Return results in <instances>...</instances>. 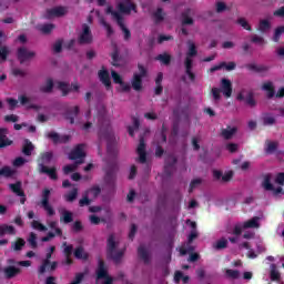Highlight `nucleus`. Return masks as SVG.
Returning <instances> with one entry per match:
<instances>
[{
	"label": "nucleus",
	"instance_id": "0e129e2a",
	"mask_svg": "<svg viewBox=\"0 0 284 284\" xmlns=\"http://www.w3.org/2000/svg\"><path fill=\"white\" fill-rule=\"evenodd\" d=\"M168 203V195L165 193L158 195V207H165Z\"/></svg>",
	"mask_w": 284,
	"mask_h": 284
},
{
	"label": "nucleus",
	"instance_id": "4d7b16f0",
	"mask_svg": "<svg viewBox=\"0 0 284 284\" xmlns=\"http://www.w3.org/2000/svg\"><path fill=\"white\" fill-rule=\"evenodd\" d=\"M141 125V122L139 121L138 118H133V125L132 126H128V132L131 136H134V130H139Z\"/></svg>",
	"mask_w": 284,
	"mask_h": 284
},
{
	"label": "nucleus",
	"instance_id": "f704fd0d",
	"mask_svg": "<svg viewBox=\"0 0 284 284\" xmlns=\"http://www.w3.org/2000/svg\"><path fill=\"white\" fill-rule=\"evenodd\" d=\"M262 90H264V92H267V99H274V95L276 94V91L274 90V83L270 81L263 83Z\"/></svg>",
	"mask_w": 284,
	"mask_h": 284
},
{
	"label": "nucleus",
	"instance_id": "2eb2a0df",
	"mask_svg": "<svg viewBox=\"0 0 284 284\" xmlns=\"http://www.w3.org/2000/svg\"><path fill=\"white\" fill-rule=\"evenodd\" d=\"M68 14L67 7H54L47 10V19H52L53 17H65Z\"/></svg>",
	"mask_w": 284,
	"mask_h": 284
},
{
	"label": "nucleus",
	"instance_id": "9d476101",
	"mask_svg": "<svg viewBox=\"0 0 284 284\" xmlns=\"http://www.w3.org/2000/svg\"><path fill=\"white\" fill-rule=\"evenodd\" d=\"M79 112H81L79 105L67 108L63 118L65 121H69L71 125H74V120L79 116Z\"/></svg>",
	"mask_w": 284,
	"mask_h": 284
},
{
	"label": "nucleus",
	"instance_id": "39448f33",
	"mask_svg": "<svg viewBox=\"0 0 284 284\" xmlns=\"http://www.w3.org/2000/svg\"><path fill=\"white\" fill-rule=\"evenodd\" d=\"M50 196H51L50 189H44L42 191L41 201L40 203H38V205H40V207H42L44 212H47L48 216H54L55 212H54V207H52V205L50 204Z\"/></svg>",
	"mask_w": 284,
	"mask_h": 284
},
{
	"label": "nucleus",
	"instance_id": "1a4fd4ad",
	"mask_svg": "<svg viewBox=\"0 0 284 284\" xmlns=\"http://www.w3.org/2000/svg\"><path fill=\"white\" fill-rule=\"evenodd\" d=\"M18 60L21 64L26 63V61H30V59H34L37 53L34 51L28 50L26 47H20L17 52Z\"/></svg>",
	"mask_w": 284,
	"mask_h": 284
},
{
	"label": "nucleus",
	"instance_id": "dca6fc26",
	"mask_svg": "<svg viewBox=\"0 0 284 284\" xmlns=\"http://www.w3.org/2000/svg\"><path fill=\"white\" fill-rule=\"evenodd\" d=\"M136 153L139 154L140 163H148V153L145 152V139L140 138V143L138 145Z\"/></svg>",
	"mask_w": 284,
	"mask_h": 284
},
{
	"label": "nucleus",
	"instance_id": "603ef678",
	"mask_svg": "<svg viewBox=\"0 0 284 284\" xmlns=\"http://www.w3.org/2000/svg\"><path fill=\"white\" fill-rule=\"evenodd\" d=\"M227 239L222 237L213 244V248H215L216 251L225 250L227 247Z\"/></svg>",
	"mask_w": 284,
	"mask_h": 284
},
{
	"label": "nucleus",
	"instance_id": "c03bdc74",
	"mask_svg": "<svg viewBox=\"0 0 284 284\" xmlns=\"http://www.w3.org/2000/svg\"><path fill=\"white\" fill-rule=\"evenodd\" d=\"M9 189L13 192V194H17V196H26V192L21 189V182H16L13 184H9Z\"/></svg>",
	"mask_w": 284,
	"mask_h": 284
},
{
	"label": "nucleus",
	"instance_id": "a19ab883",
	"mask_svg": "<svg viewBox=\"0 0 284 284\" xmlns=\"http://www.w3.org/2000/svg\"><path fill=\"white\" fill-rule=\"evenodd\" d=\"M105 14H111L112 19H114V21H116V23H119L123 19V16H121V13L119 11H114V8L112 6H109L106 8Z\"/></svg>",
	"mask_w": 284,
	"mask_h": 284
},
{
	"label": "nucleus",
	"instance_id": "f3484780",
	"mask_svg": "<svg viewBox=\"0 0 284 284\" xmlns=\"http://www.w3.org/2000/svg\"><path fill=\"white\" fill-rule=\"evenodd\" d=\"M89 219L92 225H99V223H106L108 221H112V211H110V209H106L105 216L102 219L97 215H90Z\"/></svg>",
	"mask_w": 284,
	"mask_h": 284
},
{
	"label": "nucleus",
	"instance_id": "37998d69",
	"mask_svg": "<svg viewBox=\"0 0 284 284\" xmlns=\"http://www.w3.org/2000/svg\"><path fill=\"white\" fill-rule=\"evenodd\" d=\"M79 196V189L73 187L69 193L64 194V200L67 203H74Z\"/></svg>",
	"mask_w": 284,
	"mask_h": 284
},
{
	"label": "nucleus",
	"instance_id": "c85d7f7f",
	"mask_svg": "<svg viewBox=\"0 0 284 284\" xmlns=\"http://www.w3.org/2000/svg\"><path fill=\"white\" fill-rule=\"evenodd\" d=\"M138 255L141 261H143L144 265H150V253L148 252V248H145L144 245H140L138 247Z\"/></svg>",
	"mask_w": 284,
	"mask_h": 284
},
{
	"label": "nucleus",
	"instance_id": "e2e57ef3",
	"mask_svg": "<svg viewBox=\"0 0 284 284\" xmlns=\"http://www.w3.org/2000/svg\"><path fill=\"white\" fill-rule=\"evenodd\" d=\"M12 174H14V171H12L10 166H3L2 169H0V176H6L7 179H9V176H12Z\"/></svg>",
	"mask_w": 284,
	"mask_h": 284
},
{
	"label": "nucleus",
	"instance_id": "473e14b6",
	"mask_svg": "<svg viewBox=\"0 0 284 284\" xmlns=\"http://www.w3.org/2000/svg\"><path fill=\"white\" fill-rule=\"evenodd\" d=\"M6 234H9L10 236L17 235V229L8 224L0 225V236H6Z\"/></svg>",
	"mask_w": 284,
	"mask_h": 284
},
{
	"label": "nucleus",
	"instance_id": "7c9ffc66",
	"mask_svg": "<svg viewBox=\"0 0 284 284\" xmlns=\"http://www.w3.org/2000/svg\"><path fill=\"white\" fill-rule=\"evenodd\" d=\"M152 18H153L155 26H159V23H163V21H165V12H163V8H158L152 13Z\"/></svg>",
	"mask_w": 284,
	"mask_h": 284
},
{
	"label": "nucleus",
	"instance_id": "5fc2aeb1",
	"mask_svg": "<svg viewBox=\"0 0 284 284\" xmlns=\"http://www.w3.org/2000/svg\"><path fill=\"white\" fill-rule=\"evenodd\" d=\"M31 227L38 230L39 232H48V226L43 225L41 222L33 220L31 222Z\"/></svg>",
	"mask_w": 284,
	"mask_h": 284
},
{
	"label": "nucleus",
	"instance_id": "052dcab7",
	"mask_svg": "<svg viewBox=\"0 0 284 284\" xmlns=\"http://www.w3.org/2000/svg\"><path fill=\"white\" fill-rule=\"evenodd\" d=\"M92 204V200L88 196L87 193L83 194L82 199L79 201V206L80 207H85L88 205Z\"/></svg>",
	"mask_w": 284,
	"mask_h": 284
},
{
	"label": "nucleus",
	"instance_id": "09e8293b",
	"mask_svg": "<svg viewBox=\"0 0 284 284\" xmlns=\"http://www.w3.org/2000/svg\"><path fill=\"white\" fill-rule=\"evenodd\" d=\"M79 165H83L82 160L75 161L73 164H68L63 168L64 174H70L71 172H74Z\"/></svg>",
	"mask_w": 284,
	"mask_h": 284
},
{
	"label": "nucleus",
	"instance_id": "a878e982",
	"mask_svg": "<svg viewBox=\"0 0 284 284\" xmlns=\"http://www.w3.org/2000/svg\"><path fill=\"white\" fill-rule=\"evenodd\" d=\"M4 278H14V276H19L21 274V270L17 266H6L3 268Z\"/></svg>",
	"mask_w": 284,
	"mask_h": 284
},
{
	"label": "nucleus",
	"instance_id": "4be33fe9",
	"mask_svg": "<svg viewBox=\"0 0 284 284\" xmlns=\"http://www.w3.org/2000/svg\"><path fill=\"white\" fill-rule=\"evenodd\" d=\"M99 79L105 85L106 90H112V81L110 80V72L108 70L99 71Z\"/></svg>",
	"mask_w": 284,
	"mask_h": 284
},
{
	"label": "nucleus",
	"instance_id": "338daca9",
	"mask_svg": "<svg viewBox=\"0 0 284 284\" xmlns=\"http://www.w3.org/2000/svg\"><path fill=\"white\" fill-rule=\"evenodd\" d=\"M276 123V119L272 115H264L263 116V124L264 125H274Z\"/></svg>",
	"mask_w": 284,
	"mask_h": 284
},
{
	"label": "nucleus",
	"instance_id": "58836bf2",
	"mask_svg": "<svg viewBox=\"0 0 284 284\" xmlns=\"http://www.w3.org/2000/svg\"><path fill=\"white\" fill-rule=\"evenodd\" d=\"M270 278L273 282H281V272L276 268V264H271Z\"/></svg>",
	"mask_w": 284,
	"mask_h": 284
},
{
	"label": "nucleus",
	"instance_id": "de8ad7c7",
	"mask_svg": "<svg viewBox=\"0 0 284 284\" xmlns=\"http://www.w3.org/2000/svg\"><path fill=\"white\" fill-rule=\"evenodd\" d=\"M84 193L88 194V197L92 200L98 199L99 194H101L100 186H92L91 189L87 190Z\"/></svg>",
	"mask_w": 284,
	"mask_h": 284
},
{
	"label": "nucleus",
	"instance_id": "f03ea898",
	"mask_svg": "<svg viewBox=\"0 0 284 284\" xmlns=\"http://www.w3.org/2000/svg\"><path fill=\"white\" fill-rule=\"evenodd\" d=\"M98 136L100 141H106V152L114 156L116 154V138H114V132H112L110 124H108L106 129L101 126Z\"/></svg>",
	"mask_w": 284,
	"mask_h": 284
},
{
	"label": "nucleus",
	"instance_id": "f257e3e1",
	"mask_svg": "<svg viewBox=\"0 0 284 284\" xmlns=\"http://www.w3.org/2000/svg\"><path fill=\"white\" fill-rule=\"evenodd\" d=\"M187 52L184 59V70H185V74H187L190 81H192V83H194L196 81V74L194 72H192L193 68H194V60L193 58L196 57V54H199V50H196V44L192 41H187Z\"/></svg>",
	"mask_w": 284,
	"mask_h": 284
},
{
	"label": "nucleus",
	"instance_id": "c9c22d12",
	"mask_svg": "<svg viewBox=\"0 0 284 284\" xmlns=\"http://www.w3.org/2000/svg\"><path fill=\"white\" fill-rule=\"evenodd\" d=\"M52 90H54V80L52 78L47 79L45 85L40 87V92H43L44 94L52 93Z\"/></svg>",
	"mask_w": 284,
	"mask_h": 284
},
{
	"label": "nucleus",
	"instance_id": "bb28decb",
	"mask_svg": "<svg viewBox=\"0 0 284 284\" xmlns=\"http://www.w3.org/2000/svg\"><path fill=\"white\" fill-rule=\"evenodd\" d=\"M192 9H186L181 13V26H194V19L190 17Z\"/></svg>",
	"mask_w": 284,
	"mask_h": 284
},
{
	"label": "nucleus",
	"instance_id": "aec40b11",
	"mask_svg": "<svg viewBox=\"0 0 284 284\" xmlns=\"http://www.w3.org/2000/svg\"><path fill=\"white\" fill-rule=\"evenodd\" d=\"M108 266H105V261L99 258L98 261V270H97V278L101 281L102 278H108Z\"/></svg>",
	"mask_w": 284,
	"mask_h": 284
},
{
	"label": "nucleus",
	"instance_id": "393cba45",
	"mask_svg": "<svg viewBox=\"0 0 284 284\" xmlns=\"http://www.w3.org/2000/svg\"><path fill=\"white\" fill-rule=\"evenodd\" d=\"M239 132V129L236 126H230L227 125L226 129H221V136L225 139V141H230L234 139V134Z\"/></svg>",
	"mask_w": 284,
	"mask_h": 284
},
{
	"label": "nucleus",
	"instance_id": "cd10ccee",
	"mask_svg": "<svg viewBox=\"0 0 284 284\" xmlns=\"http://www.w3.org/2000/svg\"><path fill=\"white\" fill-rule=\"evenodd\" d=\"M73 256L78 258V261H88V258H90V253L85 252V248L80 245L74 248Z\"/></svg>",
	"mask_w": 284,
	"mask_h": 284
},
{
	"label": "nucleus",
	"instance_id": "9b49d317",
	"mask_svg": "<svg viewBox=\"0 0 284 284\" xmlns=\"http://www.w3.org/2000/svg\"><path fill=\"white\" fill-rule=\"evenodd\" d=\"M47 139H50L52 141L53 145H59V143H69L70 142V135H61L54 131L47 133Z\"/></svg>",
	"mask_w": 284,
	"mask_h": 284
},
{
	"label": "nucleus",
	"instance_id": "2f4dec72",
	"mask_svg": "<svg viewBox=\"0 0 284 284\" xmlns=\"http://www.w3.org/2000/svg\"><path fill=\"white\" fill-rule=\"evenodd\" d=\"M60 221L61 223H64L65 225H68L69 223H72V221H74V215L72 212L63 209L62 211H60Z\"/></svg>",
	"mask_w": 284,
	"mask_h": 284
},
{
	"label": "nucleus",
	"instance_id": "20e7f679",
	"mask_svg": "<svg viewBox=\"0 0 284 284\" xmlns=\"http://www.w3.org/2000/svg\"><path fill=\"white\" fill-rule=\"evenodd\" d=\"M94 42V36L92 34V29L88 23L82 24V31L78 36L79 45H90Z\"/></svg>",
	"mask_w": 284,
	"mask_h": 284
},
{
	"label": "nucleus",
	"instance_id": "7ed1b4c3",
	"mask_svg": "<svg viewBox=\"0 0 284 284\" xmlns=\"http://www.w3.org/2000/svg\"><path fill=\"white\" fill-rule=\"evenodd\" d=\"M124 254L125 251L123 250L116 251V241H114V234H110L106 240V258H110L113 261V263H115V265H119Z\"/></svg>",
	"mask_w": 284,
	"mask_h": 284
},
{
	"label": "nucleus",
	"instance_id": "774afa93",
	"mask_svg": "<svg viewBox=\"0 0 284 284\" xmlns=\"http://www.w3.org/2000/svg\"><path fill=\"white\" fill-rule=\"evenodd\" d=\"M275 183H277V185H284V172H280L276 174Z\"/></svg>",
	"mask_w": 284,
	"mask_h": 284
},
{
	"label": "nucleus",
	"instance_id": "4c0bfd02",
	"mask_svg": "<svg viewBox=\"0 0 284 284\" xmlns=\"http://www.w3.org/2000/svg\"><path fill=\"white\" fill-rule=\"evenodd\" d=\"M39 174H48L51 181H57L59 179V175L57 174V168H44V170L39 171Z\"/></svg>",
	"mask_w": 284,
	"mask_h": 284
},
{
	"label": "nucleus",
	"instance_id": "a211bd4d",
	"mask_svg": "<svg viewBox=\"0 0 284 284\" xmlns=\"http://www.w3.org/2000/svg\"><path fill=\"white\" fill-rule=\"evenodd\" d=\"M57 250V246L49 247V251L47 252L45 260H43L42 264L39 267V274H45V270L50 265V258H52V254H54V251Z\"/></svg>",
	"mask_w": 284,
	"mask_h": 284
},
{
	"label": "nucleus",
	"instance_id": "423d86ee",
	"mask_svg": "<svg viewBox=\"0 0 284 284\" xmlns=\"http://www.w3.org/2000/svg\"><path fill=\"white\" fill-rule=\"evenodd\" d=\"M53 159H54V153L52 151H47V152L40 153V155L37 159L38 172H41L42 170H44V168H48V165H50V163H52Z\"/></svg>",
	"mask_w": 284,
	"mask_h": 284
},
{
	"label": "nucleus",
	"instance_id": "6ab92c4d",
	"mask_svg": "<svg viewBox=\"0 0 284 284\" xmlns=\"http://www.w3.org/2000/svg\"><path fill=\"white\" fill-rule=\"evenodd\" d=\"M63 254H64V263L65 265H72V263H74V261L72 260V252L74 251V246L72 244L68 245V242L63 243Z\"/></svg>",
	"mask_w": 284,
	"mask_h": 284
},
{
	"label": "nucleus",
	"instance_id": "6e6d98bb",
	"mask_svg": "<svg viewBox=\"0 0 284 284\" xmlns=\"http://www.w3.org/2000/svg\"><path fill=\"white\" fill-rule=\"evenodd\" d=\"M156 61H161V63H163L164 65H170L171 61H172V55L164 53V54H159L156 57Z\"/></svg>",
	"mask_w": 284,
	"mask_h": 284
},
{
	"label": "nucleus",
	"instance_id": "a18cd8bd",
	"mask_svg": "<svg viewBox=\"0 0 284 284\" xmlns=\"http://www.w3.org/2000/svg\"><path fill=\"white\" fill-rule=\"evenodd\" d=\"M118 26L124 34V41H130V39H132V32H130V29L125 27L123 19L118 22Z\"/></svg>",
	"mask_w": 284,
	"mask_h": 284
},
{
	"label": "nucleus",
	"instance_id": "b1692460",
	"mask_svg": "<svg viewBox=\"0 0 284 284\" xmlns=\"http://www.w3.org/2000/svg\"><path fill=\"white\" fill-rule=\"evenodd\" d=\"M246 70H251V72H257V74H263L265 72H270V67L263 64L250 63L245 65Z\"/></svg>",
	"mask_w": 284,
	"mask_h": 284
},
{
	"label": "nucleus",
	"instance_id": "864d4df0",
	"mask_svg": "<svg viewBox=\"0 0 284 284\" xmlns=\"http://www.w3.org/2000/svg\"><path fill=\"white\" fill-rule=\"evenodd\" d=\"M27 241L32 250H37V247H39V244L37 243V233L31 232Z\"/></svg>",
	"mask_w": 284,
	"mask_h": 284
},
{
	"label": "nucleus",
	"instance_id": "ea45409f",
	"mask_svg": "<svg viewBox=\"0 0 284 284\" xmlns=\"http://www.w3.org/2000/svg\"><path fill=\"white\" fill-rule=\"evenodd\" d=\"M265 154H274L278 150V142L266 140Z\"/></svg>",
	"mask_w": 284,
	"mask_h": 284
},
{
	"label": "nucleus",
	"instance_id": "412c9836",
	"mask_svg": "<svg viewBox=\"0 0 284 284\" xmlns=\"http://www.w3.org/2000/svg\"><path fill=\"white\" fill-rule=\"evenodd\" d=\"M220 90L226 99H230V97H232V81L223 78L221 80V89Z\"/></svg>",
	"mask_w": 284,
	"mask_h": 284
},
{
	"label": "nucleus",
	"instance_id": "3c124183",
	"mask_svg": "<svg viewBox=\"0 0 284 284\" xmlns=\"http://www.w3.org/2000/svg\"><path fill=\"white\" fill-rule=\"evenodd\" d=\"M10 49L6 45H2L0 42V63H4V61H8Z\"/></svg>",
	"mask_w": 284,
	"mask_h": 284
},
{
	"label": "nucleus",
	"instance_id": "ddd939ff",
	"mask_svg": "<svg viewBox=\"0 0 284 284\" xmlns=\"http://www.w3.org/2000/svg\"><path fill=\"white\" fill-rule=\"evenodd\" d=\"M126 2H120L118 4V10L121 14H130L132 11L136 12V4L131 2L130 0H125Z\"/></svg>",
	"mask_w": 284,
	"mask_h": 284
},
{
	"label": "nucleus",
	"instance_id": "5701e85b",
	"mask_svg": "<svg viewBox=\"0 0 284 284\" xmlns=\"http://www.w3.org/2000/svg\"><path fill=\"white\" fill-rule=\"evenodd\" d=\"M262 187L266 192H272L274 190V184H272V173H264L262 174Z\"/></svg>",
	"mask_w": 284,
	"mask_h": 284
},
{
	"label": "nucleus",
	"instance_id": "8fccbe9b",
	"mask_svg": "<svg viewBox=\"0 0 284 284\" xmlns=\"http://www.w3.org/2000/svg\"><path fill=\"white\" fill-rule=\"evenodd\" d=\"M58 90L62 92V97H68V94L72 92V88H70V84L61 81L58 82Z\"/></svg>",
	"mask_w": 284,
	"mask_h": 284
},
{
	"label": "nucleus",
	"instance_id": "f8f14e48",
	"mask_svg": "<svg viewBox=\"0 0 284 284\" xmlns=\"http://www.w3.org/2000/svg\"><path fill=\"white\" fill-rule=\"evenodd\" d=\"M176 163H178L176 156L170 155L165 160L164 174H166L168 176H172V174H174V170H176Z\"/></svg>",
	"mask_w": 284,
	"mask_h": 284
},
{
	"label": "nucleus",
	"instance_id": "bf43d9fd",
	"mask_svg": "<svg viewBox=\"0 0 284 284\" xmlns=\"http://www.w3.org/2000/svg\"><path fill=\"white\" fill-rule=\"evenodd\" d=\"M284 34V27H277L274 31L273 41L278 43L281 41V36Z\"/></svg>",
	"mask_w": 284,
	"mask_h": 284
},
{
	"label": "nucleus",
	"instance_id": "680f3d73",
	"mask_svg": "<svg viewBox=\"0 0 284 284\" xmlns=\"http://www.w3.org/2000/svg\"><path fill=\"white\" fill-rule=\"evenodd\" d=\"M239 26H241L244 30H247L248 32H252V26H250V22L245 20V18L237 19Z\"/></svg>",
	"mask_w": 284,
	"mask_h": 284
},
{
	"label": "nucleus",
	"instance_id": "79ce46f5",
	"mask_svg": "<svg viewBox=\"0 0 284 284\" xmlns=\"http://www.w3.org/2000/svg\"><path fill=\"white\" fill-rule=\"evenodd\" d=\"M26 247V240L18 237L17 241L11 243V250L13 252H21Z\"/></svg>",
	"mask_w": 284,
	"mask_h": 284
},
{
	"label": "nucleus",
	"instance_id": "49530a36",
	"mask_svg": "<svg viewBox=\"0 0 284 284\" xmlns=\"http://www.w3.org/2000/svg\"><path fill=\"white\" fill-rule=\"evenodd\" d=\"M272 24L270 23V20H261L257 27V31L261 32V34H265L268 30H271Z\"/></svg>",
	"mask_w": 284,
	"mask_h": 284
},
{
	"label": "nucleus",
	"instance_id": "69168bd1",
	"mask_svg": "<svg viewBox=\"0 0 284 284\" xmlns=\"http://www.w3.org/2000/svg\"><path fill=\"white\" fill-rule=\"evenodd\" d=\"M53 30H54V24L52 23L43 24L40 28V31L42 32V34H50V32H52Z\"/></svg>",
	"mask_w": 284,
	"mask_h": 284
},
{
	"label": "nucleus",
	"instance_id": "13d9d810",
	"mask_svg": "<svg viewBox=\"0 0 284 284\" xmlns=\"http://www.w3.org/2000/svg\"><path fill=\"white\" fill-rule=\"evenodd\" d=\"M246 105H250V108L256 106V100L254 99V93L248 92L246 98L244 99Z\"/></svg>",
	"mask_w": 284,
	"mask_h": 284
},
{
	"label": "nucleus",
	"instance_id": "0eeeda50",
	"mask_svg": "<svg viewBox=\"0 0 284 284\" xmlns=\"http://www.w3.org/2000/svg\"><path fill=\"white\" fill-rule=\"evenodd\" d=\"M116 170H119L116 163L112 162L106 164L104 169V182L106 183V185H114V181L116 179Z\"/></svg>",
	"mask_w": 284,
	"mask_h": 284
},
{
	"label": "nucleus",
	"instance_id": "72a5a7b5",
	"mask_svg": "<svg viewBox=\"0 0 284 284\" xmlns=\"http://www.w3.org/2000/svg\"><path fill=\"white\" fill-rule=\"evenodd\" d=\"M257 227H261V224H258V216H254L243 223V230H254Z\"/></svg>",
	"mask_w": 284,
	"mask_h": 284
},
{
	"label": "nucleus",
	"instance_id": "4468645a",
	"mask_svg": "<svg viewBox=\"0 0 284 284\" xmlns=\"http://www.w3.org/2000/svg\"><path fill=\"white\" fill-rule=\"evenodd\" d=\"M14 141L10 140L8 138V129L6 128H0V150H3L6 148H10Z\"/></svg>",
	"mask_w": 284,
	"mask_h": 284
},
{
	"label": "nucleus",
	"instance_id": "c756f323",
	"mask_svg": "<svg viewBox=\"0 0 284 284\" xmlns=\"http://www.w3.org/2000/svg\"><path fill=\"white\" fill-rule=\"evenodd\" d=\"M131 85L135 92H141V90H143V78H141L139 73H134Z\"/></svg>",
	"mask_w": 284,
	"mask_h": 284
},
{
	"label": "nucleus",
	"instance_id": "6e6552de",
	"mask_svg": "<svg viewBox=\"0 0 284 284\" xmlns=\"http://www.w3.org/2000/svg\"><path fill=\"white\" fill-rule=\"evenodd\" d=\"M85 144H78L70 153V161H83L85 163Z\"/></svg>",
	"mask_w": 284,
	"mask_h": 284
},
{
	"label": "nucleus",
	"instance_id": "e433bc0d",
	"mask_svg": "<svg viewBox=\"0 0 284 284\" xmlns=\"http://www.w3.org/2000/svg\"><path fill=\"white\" fill-rule=\"evenodd\" d=\"M34 151V144L31 143L30 140H24V144L22 146V154L24 156H32V152Z\"/></svg>",
	"mask_w": 284,
	"mask_h": 284
}]
</instances>
